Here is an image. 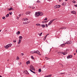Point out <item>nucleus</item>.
Wrapping results in <instances>:
<instances>
[{
	"label": "nucleus",
	"instance_id": "1",
	"mask_svg": "<svg viewBox=\"0 0 77 77\" xmlns=\"http://www.w3.org/2000/svg\"><path fill=\"white\" fill-rule=\"evenodd\" d=\"M12 45L11 44H9L7 45L6 46H5L4 47H5L6 49H8L10 47H11Z\"/></svg>",
	"mask_w": 77,
	"mask_h": 77
},
{
	"label": "nucleus",
	"instance_id": "2",
	"mask_svg": "<svg viewBox=\"0 0 77 77\" xmlns=\"http://www.w3.org/2000/svg\"><path fill=\"white\" fill-rule=\"evenodd\" d=\"M72 56L71 55H69L67 57V59H70V58H72Z\"/></svg>",
	"mask_w": 77,
	"mask_h": 77
},
{
	"label": "nucleus",
	"instance_id": "3",
	"mask_svg": "<svg viewBox=\"0 0 77 77\" xmlns=\"http://www.w3.org/2000/svg\"><path fill=\"white\" fill-rule=\"evenodd\" d=\"M35 53H36L37 54H39L40 52L38 50L35 51H34Z\"/></svg>",
	"mask_w": 77,
	"mask_h": 77
},
{
	"label": "nucleus",
	"instance_id": "4",
	"mask_svg": "<svg viewBox=\"0 0 77 77\" xmlns=\"http://www.w3.org/2000/svg\"><path fill=\"white\" fill-rule=\"evenodd\" d=\"M67 51V50H66V51H65L64 52H63V55L64 56L65 55H66V54H67L68 52L66 51Z\"/></svg>",
	"mask_w": 77,
	"mask_h": 77
},
{
	"label": "nucleus",
	"instance_id": "5",
	"mask_svg": "<svg viewBox=\"0 0 77 77\" xmlns=\"http://www.w3.org/2000/svg\"><path fill=\"white\" fill-rule=\"evenodd\" d=\"M71 44V41H68L65 43V44Z\"/></svg>",
	"mask_w": 77,
	"mask_h": 77
},
{
	"label": "nucleus",
	"instance_id": "6",
	"mask_svg": "<svg viewBox=\"0 0 77 77\" xmlns=\"http://www.w3.org/2000/svg\"><path fill=\"white\" fill-rule=\"evenodd\" d=\"M36 15H37V16H39V15H40L39 12H38V13L35 12V16H36Z\"/></svg>",
	"mask_w": 77,
	"mask_h": 77
},
{
	"label": "nucleus",
	"instance_id": "7",
	"mask_svg": "<svg viewBox=\"0 0 77 77\" xmlns=\"http://www.w3.org/2000/svg\"><path fill=\"white\" fill-rule=\"evenodd\" d=\"M66 45V43H63V44H61L60 45V46L62 47H64V46H65Z\"/></svg>",
	"mask_w": 77,
	"mask_h": 77
},
{
	"label": "nucleus",
	"instance_id": "8",
	"mask_svg": "<svg viewBox=\"0 0 77 77\" xmlns=\"http://www.w3.org/2000/svg\"><path fill=\"white\" fill-rule=\"evenodd\" d=\"M58 54H63V52H58Z\"/></svg>",
	"mask_w": 77,
	"mask_h": 77
},
{
	"label": "nucleus",
	"instance_id": "9",
	"mask_svg": "<svg viewBox=\"0 0 77 77\" xmlns=\"http://www.w3.org/2000/svg\"><path fill=\"white\" fill-rule=\"evenodd\" d=\"M25 72L26 74H29V73L27 70H25Z\"/></svg>",
	"mask_w": 77,
	"mask_h": 77
},
{
	"label": "nucleus",
	"instance_id": "10",
	"mask_svg": "<svg viewBox=\"0 0 77 77\" xmlns=\"http://www.w3.org/2000/svg\"><path fill=\"white\" fill-rule=\"evenodd\" d=\"M23 20L24 21H26L28 20V19L27 18H25L23 19Z\"/></svg>",
	"mask_w": 77,
	"mask_h": 77
},
{
	"label": "nucleus",
	"instance_id": "11",
	"mask_svg": "<svg viewBox=\"0 0 77 77\" xmlns=\"http://www.w3.org/2000/svg\"><path fill=\"white\" fill-rule=\"evenodd\" d=\"M71 12L73 14H76V12L75 11H72Z\"/></svg>",
	"mask_w": 77,
	"mask_h": 77
},
{
	"label": "nucleus",
	"instance_id": "12",
	"mask_svg": "<svg viewBox=\"0 0 77 77\" xmlns=\"http://www.w3.org/2000/svg\"><path fill=\"white\" fill-rule=\"evenodd\" d=\"M39 15L40 16H42L43 15V13L42 12H39Z\"/></svg>",
	"mask_w": 77,
	"mask_h": 77
},
{
	"label": "nucleus",
	"instance_id": "13",
	"mask_svg": "<svg viewBox=\"0 0 77 77\" xmlns=\"http://www.w3.org/2000/svg\"><path fill=\"white\" fill-rule=\"evenodd\" d=\"M30 63V61L29 60L27 61L26 62V65H28Z\"/></svg>",
	"mask_w": 77,
	"mask_h": 77
},
{
	"label": "nucleus",
	"instance_id": "14",
	"mask_svg": "<svg viewBox=\"0 0 77 77\" xmlns=\"http://www.w3.org/2000/svg\"><path fill=\"white\" fill-rule=\"evenodd\" d=\"M30 53L31 54H34V53H35V51H32L30 52Z\"/></svg>",
	"mask_w": 77,
	"mask_h": 77
},
{
	"label": "nucleus",
	"instance_id": "15",
	"mask_svg": "<svg viewBox=\"0 0 77 77\" xmlns=\"http://www.w3.org/2000/svg\"><path fill=\"white\" fill-rule=\"evenodd\" d=\"M31 13L30 11H27L26 12V14H29L30 13Z\"/></svg>",
	"mask_w": 77,
	"mask_h": 77
},
{
	"label": "nucleus",
	"instance_id": "16",
	"mask_svg": "<svg viewBox=\"0 0 77 77\" xmlns=\"http://www.w3.org/2000/svg\"><path fill=\"white\" fill-rule=\"evenodd\" d=\"M55 20V19H53L52 20H51L50 22L51 24L52 23L53 21Z\"/></svg>",
	"mask_w": 77,
	"mask_h": 77
},
{
	"label": "nucleus",
	"instance_id": "17",
	"mask_svg": "<svg viewBox=\"0 0 77 77\" xmlns=\"http://www.w3.org/2000/svg\"><path fill=\"white\" fill-rule=\"evenodd\" d=\"M21 39H19V42H18V44H20L21 42Z\"/></svg>",
	"mask_w": 77,
	"mask_h": 77
},
{
	"label": "nucleus",
	"instance_id": "18",
	"mask_svg": "<svg viewBox=\"0 0 77 77\" xmlns=\"http://www.w3.org/2000/svg\"><path fill=\"white\" fill-rule=\"evenodd\" d=\"M56 6H57V8H59L60 7L61 5H56Z\"/></svg>",
	"mask_w": 77,
	"mask_h": 77
},
{
	"label": "nucleus",
	"instance_id": "19",
	"mask_svg": "<svg viewBox=\"0 0 77 77\" xmlns=\"http://www.w3.org/2000/svg\"><path fill=\"white\" fill-rule=\"evenodd\" d=\"M29 70H30V71L33 73H34V74H35V72H34L32 70H31L30 69H29Z\"/></svg>",
	"mask_w": 77,
	"mask_h": 77
},
{
	"label": "nucleus",
	"instance_id": "20",
	"mask_svg": "<svg viewBox=\"0 0 77 77\" xmlns=\"http://www.w3.org/2000/svg\"><path fill=\"white\" fill-rule=\"evenodd\" d=\"M31 69H32V70L33 71H35V69L34 68H31Z\"/></svg>",
	"mask_w": 77,
	"mask_h": 77
},
{
	"label": "nucleus",
	"instance_id": "21",
	"mask_svg": "<svg viewBox=\"0 0 77 77\" xmlns=\"http://www.w3.org/2000/svg\"><path fill=\"white\" fill-rule=\"evenodd\" d=\"M19 39H21V40H22V38H23V37L22 36H20L19 37Z\"/></svg>",
	"mask_w": 77,
	"mask_h": 77
},
{
	"label": "nucleus",
	"instance_id": "22",
	"mask_svg": "<svg viewBox=\"0 0 77 77\" xmlns=\"http://www.w3.org/2000/svg\"><path fill=\"white\" fill-rule=\"evenodd\" d=\"M41 26H42V27H43V28H45V25L44 24H42V25Z\"/></svg>",
	"mask_w": 77,
	"mask_h": 77
},
{
	"label": "nucleus",
	"instance_id": "23",
	"mask_svg": "<svg viewBox=\"0 0 77 77\" xmlns=\"http://www.w3.org/2000/svg\"><path fill=\"white\" fill-rule=\"evenodd\" d=\"M20 33V32L19 31H18V32H17L16 33V34L17 35L19 34Z\"/></svg>",
	"mask_w": 77,
	"mask_h": 77
},
{
	"label": "nucleus",
	"instance_id": "24",
	"mask_svg": "<svg viewBox=\"0 0 77 77\" xmlns=\"http://www.w3.org/2000/svg\"><path fill=\"white\" fill-rule=\"evenodd\" d=\"M38 72H41V69H38Z\"/></svg>",
	"mask_w": 77,
	"mask_h": 77
},
{
	"label": "nucleus",
	"instance_id": "25",
	"mask_svg": "<svg viewBox=\"0 0 77 77\" xmlns=\"http://www.w3.org/2000/svg\"><path fill=\"white\" fill-rule=\"evenodd\" d=\"M36 25L37 26H41V25L39 23H37L36 24Z\"/></svg>",
	"mask_w": 77,
	"mask_h": 77
},
{
	"label": "nucleus",
	"instance_id": "26",
	"mask_svg": "<svg viewBox=\"0 0 77 77\" xmlns=\"http://www.w3.org/2000/svg\"><path fill=\"white\" fill-rule=\"evenodd\" d=\"M47 37V35H46V36H45V38H44V40H45Z\"/></svg>",
	"mask_w": 77,
	"mask_h": 77
},
{
	"label": "nucleus",
	"instance_id": "27",
	"mask_svg": "<svg viewBox=\"0 0 77 77\" xmlns=\"http://www.w3.org/2000/svg\"><path fill=\"white\" fill-rule=\"evenodd\" d=\"M9 14H8L6 16V17H9Z\"/></svg>",
	"mask_w": 77,
	"mask_h": 77
},
{
	"label": "nucleus",
	"instance_id": "28",
	"mask_svg": "<svg viewBox=\"0 0 77 77\" xmlns=\"http://www.w3.org/2000/svg\"><path fill=\"white\" fill-rule=\"evenodd\" d=\"M29 68H34V67L32 65H31L29 66Z\"/></svg>",
	"mask_w": 77,
	"mask_h": 77
},
{
	"label": "nucleus",
	"instance_id": "29",
	"mask_svg": "<svg viewBox=\"0 0 77 77\" xmlns=\"http://www.w3.org/2000/svg\"><path fill=\"white\" fill-rule=\"evenodd\" d=\"M60 29H66V28L65 27H62Z\"/></svg>",
	"mask_w": 77,
	"mask_h": 77
},
{
	"label": "nucleus",
	"instance_id": "30",
	"mask_svg": "<svg viewBox=\"0 0 77 77\" xmlns=\"http://www.w3.org/2000/svg\"><path fill=\"white\" fill-rule=\"evenodd\" d=\"M52 74H50V75H48V77H51L52 76Z\"/></svg>",
	"mask_w": 77,
	"mask_h": 77
},
{
	"label": "nucleus",
	"instance_id": "31",
	"mask_svg": "<svg viewBox=\"0 0 77 77\" xmlns=\"http://www.w3.org/2000/svg\"><path fill=\"white\" fill-rule=\"evenodd\" d=\"M37 3H40L41 2L40 1H37Z\"/></svg>",
	"mask_w": 77,
	"mask_h": 77
},
{
	"label": "nucleus",
	"instance_id": "32",
	"mask_svg": "<svg viewBox=\"0 0 77 77\" xmlns=\"http://www.w3.org/2000/svg\"><path fill=\"white\" fill-rule=\"evenodd\" d=\"M19 57H17V60H19Z\"/></svg>",
	"mask_w": 77,
	"mask_h": 77
},
{
	"label": "nucleus",
	"instance_id": "33",
	"mask_svg": "<svg viewBox=\"0 0 77 77\" xmlns=\"http://www.w3.org/2000/svg\"><path fill=\"white\" fill-rule=\"evenodd\" d=\"M54 8H55V9H56V8H57V5H56L55 6H54Z\"/></svg>",
	"mask_w": 77,
	"mask_h": 77
},
{
	"label": "nucleus",
	"instance_id": "34",
	"mask_svg": "<svg viewBox=\"0 0 77 77\" xmlns=\"http://www.w3.org/2000/svg\"><path fill=\"white\" fill-rule=\"evenodd\" d=\"M72 2L73 3H76V2L75 1H72Z\"/></svg>",
	"mask_w": 77,
	"mask_h": 77
},
{
	"label": "nucleus",
	"instance_id": "35",
	"mask_svg": "<svg viewBox=\"0 0 77 77\" xmlns=\"http://www.w3.org/2000/svg\"><path fill=\"white\" fill-rule=\"evenodd\" d=\"M60 74H65V72H61Z\"/></svg>",
	"mask_w": 77,
	"mask_h": 77
},
{
	"label": "nucleus",
	"instance_id": "36",
	"mask_svg": "<svg viewBox=\"0 0 77 77\" xmlns=\"http://www.w3.org/2000/svg\"><path fill=\"white\" fill-rule=\"evenodd\" d=\"M48 20V18H45V19H44V20L45 21Z\"/></svg>",
	"mask_w": 77,
	"mask_h": 77
},
{
	"label": "nucleus",
	"instance_id": "37",
	"mask_svg": "<svg viewBox=\"0 0 77 77\" xmlns=\"http://www.w3.org/2000/svg\"><path fill=\"white\" fill-rule=\"evenodd\" d=\"M51 24V23H50V22H49V24H48V25L49 26Z\"/></svg>",
	"mask_w": 77,
	"mask_h": 77
},
{
	"label": "nucleus",
	"instance_id": "38",
	"mask_svg": "<svg viewBox=\"0 0 77 77\" xmlns=\"http://www.w3.org/2000/svg\"><path fill=\"white\" fill-rule=\"evenodd\" d=\"M51 24V23H50V22H49V24H48V25L49 26Z\"/></svg>",
	"mask_w": 77,
	"mask_h": 77
},
{
	"label": "nucleus",
	"instance_id": "39",
	"mask_svg": "<svg viewBox=\"0 0 77 77\" xmlns=\"http://www.w3.org/2000/svg\"><path fill=\"white\" fill-rule=\"evenodd\" d=\"M21 55H22V56H23V55H24V54L23 53H22L21 54Z\"/></svg>",
	"mask_w": 77,
	"mask_h": 77
},
{
	"label": "nucleus",
	"instance_id": "40",
	"mask_svg": "<svg viewBox=\"0 0 77 77\" xmlns=\"http://www.w3.org/2000/svg\"><path fill=\"white\" fill-rule=\"evenodd\" d=\"M9 14L10 15H12V12H10L9 13Z\"/></svg>",
	"mask_w": 77,
	"mask_h": 77
},
{
	"label": "nucleus",
	"instance_id": "41",
	"mask_svg": "<svg viewBox=\"0 0 77 77\" xmlns=\"http://www.w3.org/2000/svg\"><path fill=\"white\" fill-rule=\"evenodd\" d=\"M23 23L24 24H26V22H23Z\"/></svg>",
	"mask_w": 77,
	"mask_h": 77
},
{
	"label": "nucleus",
	"instance_id": "42",
	"mask_svg": "<svg viewBox=\"0 0 77 77\" xmlns=\"http://www.w3.org/2000/svg\"><path fill=\"white\" fill-rule=\"evenodd\" d=\"M31 59H34V58L33 56H31Z\"/></svg>",
	"mask_w": 77,
	"mask_h": 77
},
{
	"label": "nucleus",
	"instance_id": "43",
	"mask_svg": "<svg viewBox=\"0 0 77 77\" xmlns=\"http://www.w3.org/2000/svg\"><path fill=\"white\" fill-rule=\"evenodd\" d=\"M38 35H40V36H41V35H42V34L40 33H38Z\"/></svg>",
	"mask_w": 77,
	"mask_h": 77
},
{
	"label": "nucleus",
	"instance_id": "44",
	"mask_svg": "<svg viewBox=\"0 0 77 77\" xmlns=\"http://www.w3.org/2000/svg\"><path fill=\"white\" fill-rule=\"evenodd\" d=\"M45 59H47V60H48V59H49L48 58H47L46 57H45Z\"/></svg>",
	"mask_w": 77,
	"mask_h": 77
},
{
	"label": "nucleus",
	"instance_id": "45",
	"mask_svg": "<svg viewBox=\"0 0 77 77\" xmlns=\"http://www.w3.org/2000/svg\"><path fill=\"white\" fill-rule=\"evenodd\" d=\"M46 27H48V25L47 24H46Z\"/></svg>",
	"mask_w": 77,
	"mask_h": 77
},
{
	"label": "nucleus",
	"instance_id": "46",
	"mask_svg": "<svg viewBox=\"0 0 77 77\" xmlns=\"http://www.w3.org/2000/svg\"><path fill=\"white\" fill-rule=\"evenodd\" d=\"M11 10H12V8H10L9 9V11H11Z\"/></svg>",
	"mask_w": 77,
	"mask_h": 77
},
{
	"label": "nucleus",
	"instance_id": "47",
	"mask_svg": "<svg viewBox=\"0 0 77 77\" xmlns=\"http://www.w3.org/2000/svg\"><path fill=\"white\" fill-rule=\"evenodd\" d=\"M74 6H75V7H77V5H74Z\"/></svg>",
	"mask_w": 77,
	"mask_h": 77
},
{
	"label": "nucleus",
	"instance_id": "48",
	"mask_svg": "<svg viewBox=\"0 0 77 77\" xmlns=\"http://www.w3.org/2000/svg\"><path fill=\"white\" fill-rule=\"evenodd\" d=\"M13 42H14L15 43L17 41H16V40H14Z\"/></svg>",
	"mask_w": 77,
	"mask_h": 77
},
{
	"label": "nucleus",
	"instance_id": "49",
	"mask_svg": "<svg viewBox=\"0 0 77 77\" xmlns=\"http://www.w3.org/2000/svg\"><path fill=\"white\" fill-rule=\"evenodd\" d=\"M17 19L18 20L19 19V17H17Z\"/></svg>",
	"mask_w": 77,
	"mask_h": 77
},
{
	"label": "nucleus",
	"instance_id": "50",
	"mask_svg": "<svg viewBox=\"0 0 77 77\" xmlns=\"http://www.w3.org/2000/svg\"><path fill=\"white\" fill-rule=\"evenodd\" d=\"M19 17H20L21 16V14H20L19 15Z\"/></svg>",
	"mask_w": 77,
	"mask_h": 77
},
{
	"label": "nucleus",
	"instance_id": "51",
	"mask_svg": "<svg viewBox=\"0 0 77 77\" xmlns=\"http://www.w3.org/2000/svg\"><path fill=\"white\" fill-rule=\"evenodd\" d=\"M35 8V7H32V9H34Z\"/></svg>",
	"mask_w": 77,
	"mask_h": 77
},
{
	"label": "nucleus",
	"instance_id": "52",
	"mask_svg": "<svg viewBox=\"0 0 77 77\" xmlns=\"http://www.w3.org/2000/svg\"><path fill=\"white\" fill-rule=\"evenodd\" d=\"M62 5H64V3H62Z\"/></svg>",
	"mask_w": 77,
	"mask_h": 77
},
{
	"label": "nucleus",
	"instance_id": "53",
	"mask_svg": "<svg viewBox=\"0 0 77 77\" xmlns=\"http://www.w3.org/2000/svg\"><path fill=\"white\" fill-rule=\"evenodd\" d=\"M5 18V17H2V19H4Z\"/></svg>",
	"mask_w": 77,
	"mask_h": 77
},
{
	"label": "nucleus",
	"instance_id": "54",
	"mask_svg": "<svg viewBox=\"0 0 77 77\" xmlns=\"http://www.w3.org/2000/svg\"><path fill=\"white\" fill-rule=\"evenodd\" d=\"M45 77H48V75L45 76Z\"/></svg>",
	"mask_w": 77,
	"mask_h": 77
},
{
	"label": "nucleus",
	"instance_id": "55",
	"mask_svg": "<svg viewBox=\"0 0 77 77\" xmlns=\"http://www.w3.org/2000/svg\"><path fill=\"white\" fill-rule=\"evenodd\" d=\"M42 23H45V21H43L42 22Z\"/></svg>",
	"mask_w": 77,
	"mask_h": 77
},
{
	"label": "nucleus",
	"instance_id": "56",
	"mask_svg": "<svg viewBox=\"0 0 77 77\" xmlns=\"http://www.w3.org/2000/svg\"><path fill=\"white\" fill-rule=\"evenodd\" d=\"M20 46V45H17V47H19V46Z\"/></svg>",
	"mask_w": 77,
	"mask_h": 77
},
{
	"label": "nucleus",
	"instance_id": "57",
	"mask_svg": "<svg viewBox=\"0 0 77 77\" xmlns=\"http://www.w3.org/2000/svg\"><path fill=\"white\" fill-rule=\"evenodd\" d=\"M14 10V9H13V8H12V9H11V10H12L13 11V10Z\"/></svg>",
	"mask_w": 77,
	"mask_h": 77
},
{
	"label": "nucleus",
	"instance_id": "58",
	"mask_svg": "<svg viewBox=\"0 0 77 77\" xmlns=\"http://www.w3.org/2000/svg\"><path fill=\"white\" fill-rule=\"evenodd\" d=\"M21 63H22L21 62L20 63V65H21Z\"/></svg>",
	"mask_w": 77,
	"mask_h": 77
},
{
	"label": "nucleus",
	"instance_id": "59",
	"mask_svg": "<svg viewBox=\"0 0 77 77\" xmlns=\"http://www.w3.org/2000/svg\"><path fill=\"white\" fill-rule=\"evenodd\" d=\"M28 8H31V6H28Z\"/></svg>",
	"mask_w": 77,
	"mask_h": 77
},
{
	"label": "nucleus",
	"instance_id": "60",
	"mask_svg": "<svg viewBox=\"0 0 77 77\" xmlns=\"http://www.w3.org/2000/svg\"><path fill=\"white\" fill-rule=\"evenodd\" d=\"M49 35V34H47V35H47H47Z\"/></svg>",
	"mask_w": 77,
	"mask_h": 77
},
{
	"label": "nucleus",
	"instance_id": "61",
	"mask_svg": "<svg viewBox=\"0 0 77 77\" xmlns=\"http://www.w3.org/2000/svg\"><path fill=\"white\" fill-rule=\"evenodd\" d=\"M75 54H76L75 53L74 54V55H75Z\"/></svg>",
	"mask_w": 77,
	"mask_h": 77
},
{
	"label": "nucleus",
	"instance_id": "62",
	"mask_svg": "<svg viewBox=\"0 0 77 77\" xmlns=\"http://www.w3.org/2000/svg\"><path fill=\"white\" fill-rule=\"evenodd\" d=\"M47 22V21H45V23H46V22Z\"/></svg>",
	"mask_w": 77,
	"mask_h": 77
},
{
	"label": "nucleus",
	"instance_id": "63",
	"mask_svg": "<svg viewBox=\"0 0 77 77\" xmlns=\"http://www.w3.org/2000/svg\"><path fill=\"white\" fill-rule=\"evenodd\" d=\"M9 60H8V62L9 61Z\"/></svg>",
	"mask_w": 77,
	"mask_h": 77
},
{
	"label": "nucleus",
	"instance_id": "64",
	"mask_svg": "<svg viewBox=\"0 0 77 77\" xmlns=\"http://www.w3.org/2000/svg\"><path fill=\"white\" fill-rule=\"evenodd\" d=\"M0 77H3L2 76H1Z\"/></svg>",
	"mask_w": 77,
	"mask_h": 77
}]
</instances>
